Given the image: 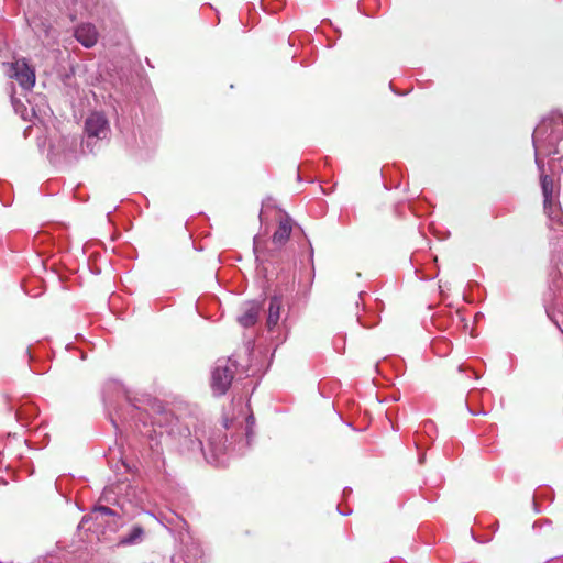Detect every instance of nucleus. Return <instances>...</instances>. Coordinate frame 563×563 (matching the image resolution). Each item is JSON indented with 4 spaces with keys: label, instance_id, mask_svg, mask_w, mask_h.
<instances>
[{
    "label": "nucleus",
    "instance_id": "f257e3e1",
    "mask_svg": "<svg viewBox=\"0 0 563 563\" xmlns=\"http://www.w3.org/2000/svg\"><path fill=\"white\" fill-rule=\"evenodd\" d=\"M86 144L93 151L96 142L93 140H106L110 134L109 122L102 113L93 112L85 121Z\"/></svg>",
    "mask_w": 563,
    "mask_h": 563
},
{
    "label": "nucleus",
    "instance_id": "f03ea898",
    "mask_svg": "<svg viewBox=\"0 0 563 563\" xmlns=\"http://www.w3.org/2000/svg\"><path fill=\"white\" fill-rule=\"evenodd\" d=\"M233 371L227 365H218L212 372L211 387L214 394L223 395L231 386Z\"/></svg>",
    "mask_w": 563,
    "mask_h": 563
},
{
    "label": "nucleus",
    "instance_id": "7ed1b4c3",
    "mask_svg": "<svg viewBox=\"0 0 563 563\" xmlns=\"http://www.w3.org/2000/svg\"><path fill=\"white\" fill-rule=\"evenodd\" d=\"M11 69L14 77L21 87L31 89L35 85V71L29 66L25 59H19L12 64Z\"/></svg>",
    "mask_w": 563,
    "mask_h": 563
},
{
    "label": "nucleus",
    "instance_id": "20e7f679",
    "mask_svg": "<svg viewBox=\"0 0 563 563\" xmlns=\"http://www.w3.org/2000/svg\"><path fill=\"white\" fill-rule=\"evenodd\" d=\"M292 232V220L289 216H283L278 219V227L273 234L272 242L276 247H282L289 240Z\"/></svg>",
    "mask_w": 563,
    "mask_h": 563
},
{
    "label": "nucleus",
    "instance_id": "39448f33",
    "mask_svg": "<svg viewBox=\"0 0 563 563\" xmlns=\"http://www.w3.org/2000/svg\"><path fill=\"white\" fill-rule=\"evenodd\" d=\"M75 37L85 47L90 48L95 46L98 41V32L93 24L82 23L76 27Z\"/></svg>",
    "mask_w": 563,
    "mask_h": 563
},
{
    "label": "nucleus",
    "instance_id": "423d86ee",
    "mask_svg": "<svg viewBox=\"0 0 563 563\" xmlns=\"http://www.w3.org/2000/svg\"><path fill=\"white\" fill-rule=\"evenodd\" d=\"M262 310V306L255 301L247 302L241 316H239L238 321L244 328H250L254 325L257 320L260 312Z\"/></svg>",
    "mask_w": 563,
    "mask_h": 563
},
{
    "label": "nucleus",
    "instance_id": "0eeeda50",
    "mask_svg": "<svg viewBox=\"0 0 563 563\" xmlns=\"http://www.w3.org/2000/svg\"><path fill=\"white\" fill-rule=\"evenodd\" d=\"M282 298L274 296L269 300L268 314L266 320V327L269 331H273L280 320L282 313Z\"/></svg>",
    "mask_w": 563,
    "mask_h": 563
},
{
    "label": "nucleus",
    "instance_id": "6e6552de",
    "mask_svg": "<svg viewBox=\"0 0 563 563\" xmlns=\"http://www.w3.org/2000/svg\"><path fill=\"white\" fill-rule=\"evenodd\" d=\"M541 188L543 195V206L544 210H550L553 205V192H554V183L551 176L542 175L541 176Z\"/></svg>",
    "mask_w": 563,
    "mask_h": 563
},
{
    "label": "nucleus",
    "instance_id": "1a4fd4ad",
    "mask_svg": "<svg viewBox=\"0 0 563 563\" xmlns=\"http://www.w3.org/2000/svg\"><path fill=\"white\" fill-rule=\"evenodd\" d=\"M144 533H145V531H144L143 527L140 525H135L132 527L130 533L120 540V544H122V545L137 544L142 541Z\"/></svg>",
    "mask_w": 563,
    "mask_h": 563
},
{
    "label": "nucleus",
    "instance_id": "9d476101",
    "mask_svg": "<svg viewBox=\"0 0 563 563\" xmlns=\"http://www.w3.org/2000/svg\"><path fill=\"white\" fill-rule=\"evenodd\" d=\"M96 511L101 512L102 515H106V516L114 515V511L107 506H99L96 508Z\"/></svg>",
    "mask_w": 563,
    "mask_h": 563
}]
</instances>
